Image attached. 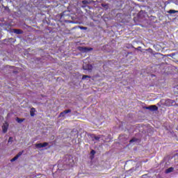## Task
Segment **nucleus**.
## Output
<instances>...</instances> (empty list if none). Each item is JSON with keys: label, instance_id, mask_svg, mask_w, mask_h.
<instances>
[{"label": "nucleus", "instance_id": "1", "mask_svg": "<svg viewBox=\"0 0 178 178\" xmlns=\"http://www.w3.org/2000/svg\"><path fill=\"white\" fill-rule=\"evenodd\" d=\"M78 50H79L80 52H82V54H85L86 52H90V51H92V47H78Z\"/></svg>", "mask_w": 178, "mask_h": 178}, {"label": "nucleus", "instance_id": "2", "mask_svg": "<svg viewBox=\"0 0 178 178\" xmlns=\"http://www.w3.org/2000/svg\"><path fill=\"white\" fill-rule=\"evenodd\" d=\"M49 143L47 142H44L43 143H36L35 147L36 148H44V147H48Z\"/></svg>", "mask_w": 178, "mask_h": 178}, {"label": "nucleus", "instance_id": "3", "mask_svg": "<svg viewBox=\"0 0 178 178\" xmlns=\"http://www.w3.org/2000/svg\"><path fill=\"white\" fill-rule=\"evenodd\" d=\"M170 58H172L176 62H178V52L172 53L168 55Z\"/></svg>", "mask_w": 178, "mask_h": 178}, {"label": "nucleus", "instance_id": "4", "mask_svg": "<svg viewBox=\"0 0 178 178\" xmlns=\"http://www.w3.org/2000/svg\"><path fill=\"white\" fill-rule=\"evenodd\" d=\"M22 155H23V151L19 152L14 158H13L10 160V161L15 162V161H17V159H19V158H20V156H22Z\"/></svg>", "mask_w": 178, "mask_h": 178}, {"label": "nucleus", "instance_id": "5", "mask_svg": "<svg viewBox=\"0 0 178 178\" xmlns=\"http://www.w3.org/2000/svg\"><path fill=\"white\" fill-rule=\"evenodd\" d=\"M145 109H148L149 111H152V112L155 111H158V106L155 105H152L150 106L145 107Z\"/></svg>", "mask_w": 178, "mask_h": 178}, {"label": "nucleus", "instance_id": "6", "mask_svg": "<svg viewBox=\"0 0 178 178\" xmlns=\"http://www.w3.org/2000/svg\"><path fill=\"white\" fill-rule=\"evenodd\" d=\"M72 113V110H70V109L65 110L64 111H63L60 113L59 117L64 118L65 115H66L67 113Z\"/></svg>", "mask_w": 178, "mask_h": 178}, {"label": "nucleus", "instance_id": "7", "mask_svg": "<svg viewBox=\"0 0 178 178\" xmlns=\"http://www.w3.org/2000/svg\"><path fill=\"white\" fill-rule=\"evenodd\" d=\"M8 127H9V124H8V122H5V124L2 126L3 133L4 134L7 133Z\"/></svg>", "mask_w": 178, "mask_h": 178}, {"label": "nucleus", "instance_id": "8", "mask_svg": "<svg viewBox=\"0 0 178 178\" xmlns=\"http://www.w3.org/2000/svg\"><path fill=\"white\" fill-rule=\"evenodd\" d=\"M13 31L15 34H23V31L22 29H14Z\"/></svg>", "mask_w": 178, "mask_h": 178}, {"label": "nucleus", "instance_id": "9", "mask_svg": "<svg viewBox=\"0 0 178 178\" xmlns=\"http://www.w3.org/2000/svg\"><path fill=\"white\" fill-rule=\"evenodd\" d=\"M83 69H84V70H88L89 72H91V70H92V66L88 65L87 67L83 66Z\"/></svg>", "mask_w": 178, "mask_h": 178}, {"label": "nucleus", "instance_id": "10", "mask_svg": "<svg viewBox=\"0 0 178 178\" xmlns=\"http://www.w3.org/2000/svg\"><path fill=\"white\" fill-rule=\"evenodd\" d=\"M173 170H174V168L172 167L169 168L165 170V173H172Z\"/></svg>", "mask_w": 178, "mask_h": 178}, {"label": "nucleus", "instance_id": "11", "mask_svg": "<svg viewBox=\"0 0 178 178\" xmlns=\"http://www.w3.org/2000/svg\"><path fill=\"white\" fill-rule=\"evenodd\" d=\"M25 119L23 118H16V121L17 122V123H22V122H24Z\"/></svg>", "mask_w": 178, "mask_h": 178}, {"label": "nucleus", "instance_id": "12", "mask_svg": "<svg viewBox=\"0 0 178 178\" xmlns=\"http://www.w3.org/2000/svg\"><path fill=\"white\" fill-rule=\"evenodd\" d=\"M168 13H170V15H172L173 13H178V10H170L168 11Z\"/></svg>", "mask_w": 178, "mask_h": 178}, {"label": "nucleus", "instance_id": "13", "mask_svg": "<svg viewBox=\"0 0 178 178\" xmlns=\"http://www.w3.org/2000/svg\"><path fill=\"white\" fill-rule=\"evenodd\" d=\"M34 112H35V108H32L31 111H30L31 116H34V115H35Z\"/></svg>", "mask_w": 178, "mask_h": 178}, {"label": "nucleus", "instance_id": "14", "mask_svg": "<svg viewBox=\"0 0 178 178\" xmlns=\"http://www.w3.org/2000/svg\"><path fill=\"white\" fill-rule=\"evenodd\" d=\"M86 79H91V76L88 75H83L82 80H86Z\"/></svg>", "mask_w": 178, "mask_h": 178}, {"label": "nucleus", "instance_id": "15", "mask_svg": "<svg viewBox=\"0 0 178 178\" xmlns=\"http://www.w3.org/2000/svg\"><path fill=\"white\" fill-rule=\"evenodd\" d=\"M138 139L136 138H133L131 140H129L130 144H131V143H136V141H137Z\"/></svg>", "mask_w": 178, "mask_h": 178}, {"label": "nucleus", "instance_id": "16", "mask_svg": "<svg viewBox=\"0 0 178 178\" xmlns=\"http://www.w3.org/2000/svg\"><path fill=\"white\" fill-rule=\"evenodd\" d=\"M94 138L96 140V141H98L101 138V136H95Z\"/></svg>", "mask_w": 178, "mask_h": 178}, {"label": "nucleus", "instance_id": "17", "mask_svg": "<svg viewBox=\"0 0 178 178\" xmlns=\"http://www.w3.org/2000/svg\"><path fill=\"white\" fill-rule=\"evenodd\" d=\"M82 3H83V5H88L89 3H88V1L84 0V1H82Z\"/></svg>", "mask_w": 178, "mask_h": 178}, {"label": "nucleus", "instance_id": "18", "mask_svg": "<svg viewBox=\"0 0 178 178\" xmlns=\"http://www.w3.org/2000/svg\"><path fill=\"white\" fill-rule=\"evenodd\" d=\"M13 138L10 136L8 139V143H13Z\"/></svg>", "mask_w": 178, "mask_h": 178}, {"label": "nucleus", "instance_id": "19", "mask_svg": "<svg viewBox=\"0 0 178 178\" xmlns=\"http://www.w3.org/2000/svg\"><path fill=\"white\" fill-rule=\"evenodd\" d=\"M79 29L81 30H87V27H86V26H79Z\"/></svg>", "mask_w": 178, "mask_h": 178}, {"label": "nucleus", "instance_id": "20", "mask_svg": "<svg viewBox=\"0 0 178 178\" xmlns=\"http://www.w3.org/2000/svg\"><path fill=\"white\" fill-rule=\"evenodd\" d=\"M90 154L92 155H95V150H94V149L91 150Z\"/></svg>", "mask_w": 178, "mask_h": 178}, {"label": "nucleus", "instance_id": "21", "mask_svg": "<svg viewBox=\"0 0 178 178\" xmlns=\"http://www.w3.org/2000/svg\"><path fill=\"white\" fill-rule=\"evenodd\" d=\"M5 10H8V11H9V10H9V8L7 7V6H6V7H5Z\"/></svg>", "mask_w": 178, "mask_h": 178}, {"label": "nucleus", "instance_id": "22", "mask_svg": "<svg viewBox=\"0 0 178 178\" xmlns=\"http://www.w3.org/2000/svg\"><path fill=\"white\" fill-rule=\"evenodd\" d=\"M102 6H103V8H106V6H108V5L106 4H102Z\"/></svg>", "mask_w": 178, "mask_h": 178}, {"label": "nucleus", "instance_id": "23", "mask_svg": "<svg viewBox=\"0 0 178 178\" xmlns=\"http://www.w3.org/2000/svg\"><path fill=\"white\" fill-rule=\"evenodd\" d=\"M170 101V102H172V103H173V100H169Z\"/></svg>", "mask_w": 178, "mask_h": 178}]
</instances>
